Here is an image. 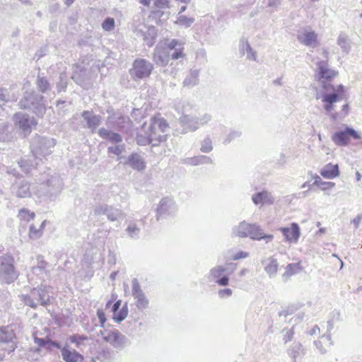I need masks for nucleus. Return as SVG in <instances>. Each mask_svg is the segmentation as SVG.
<instances>
[{"label":"nucleus","mask_w":362,"mask_h":362,"mask_svg":"<svg viewBox=\"0 0 362 362\" xmlns=\"http://www.w3.org/2000/svg\"><path fill=\"white\" fill-rule=\"evenodd\" d=\"M68 339L72 344H74L76 348L80 349L83 342L88 339V337L86 335L74 334L69 337Z\"/></svg>","instance_id":"obj_40"},{"label":"nucleus","mask_w":362,"mask_h":362,"mask_svg":"<svg viewBox=\"0 0 362 362\" xmlns=\"http://www.w3.org/2000/svg\"><path fill=\"white\" fill-rule=\"evenodd\" d=\"M313 185L318 186L322 190H327L333 188L335 184L332 182H325L318 175H316Z\"/></svg>","instance_id":"obj_44"},{"label":"nucleus","mask_w":362,"mask_h":362,"mask_svg":"<svg viewBox=\"0 0 362 362\" xmlns=\"http://www.w3.org/2000/svg\"><path fill=\"white\" fill-rule=\"evenodd\" d=\"M35 84L37 90L42 93H47L52 90V86L47 78L38 74Z\"/></svg>","instance_id":"obj_33"},{"label":"nucleus","mask_w":362,"mask_h":362,"mask_svg":"<svg viewBox=\"0 0 362 362\" xmlns=\"http://www.w3.org/2000/svg\"><path fill=\"white\" fill-rule=\"evenodd\" d=\"M98 134L100 138L112 144H117L122 141V136L119 134L103 127L98 130Z\"/></svg>","instance_id":"obj_26"},{"label":"nucleus","mask_w":362,"mask_h":362,"mask_svg":"<svg viewBox=\"0 0 362 362\" xmlns=\"http://www.w3.org/2000/svg\"><path fill=\"white\" fill-rule=\"evenodd\" d=\"M108 119H113L112 127L117 130L124 133H129L133 127L132 120L127 116L119 115L117 117H110Z\"/></svg>","instance_id":"obj_19"},{"label":"nucleus","mask_w":362,"mask_h":362,"mask_svg":"<svg viewBox=\"0 0 362 362\" xmlns=\"http://www.w3.org/2000/svg\"><path fill=\"white\" fill-rule=\"evenodd\" d=\"M176 210L175 204L172 199L168 197L163 198L160 200L157 208V219L159 220L162 217L173 215Z\"/></svg>","instance_id":"obj_17"},{"label":"nucleus","mask_w":362,"mask_h":362,"mask_svg":"<svg viewBox=\"0 0 362 362\" xmlns=\"http://www.w3.org/2000/svg\"><path fill=\"white\" fill-rule=\"evenodd\" d=\"M62 357L65 362H83L84 356L76 349L65 344L62 350Z\"/></svg>","instance_id":"obj_20"},{"label":"nucleus","mask_w":362,"mask_h":362,"mask_svg":"<svg viewBox=\"0 0 362 362\" xmlns=\"http://www.w3.org/2000/svg\"><path fill=\"white\" fill-rule=\"evenodd\" d=\"M38 160H35V161L31 160L30 159H21L18 162V166L21 168L22 171L25 173H28L30 170L34 168L35 166L38 165Z\"/></svg>","instance_id":"obj_39"},{"label":"nucleus","mask_w":362,"mask_h":362,"mask_svg":"<svg viewBox=\"0 0 362 362\" xmlns=\"http://www.w3.org/2000/svg\"><path fill=\"white\" fill-rule=\"evenodd\" d=\"M182 163L190 165H199L203 164H211L213 163V160L209 156L200 155L192 158H186L183 160Z\"/></svg>","instance_id":"obj_32"},{"label":"nucleus","mask_w":362,"mask_h":362,"mask_svg":"<svg viewBox=\"0 0 362 362\" xmlns=\"http://www.w3.org/2000/svg\"><path fill=\"white\" fill-rule=\"evenodd\" d=\"M233 232L238 237H249L254 240H264L266 243L272 242L274 239V235L264 233L260 226L257 223H249L245 221L240 222L239 225L234 228Z\"/></svg>","instance_id":"obj_4"},{"label":"nucleus","mask_w":362,"mask_h":362,"mask_svg":"<svg viewBox=\"0 0 362 362\" xmlns=\"http://www.w3.org/2000/svg\"><path fill=\"white\" fill-rule=\"evenodd\" d=\"M243 49L246 50L247 58L248 59L253 60V61L257 60L256 52L250 47L248 42H246L245 44L243 45Z\"/></svg>","instance_id":"obj_53"},{"label":"nucleus","mask_w":362,"mask_h":362,"mask_svg":"<svg viewBox=\"0 0 362 362\" xmlns=\"http://www.w3.org/2000/svg\"><path fill=\"white\" fill-rule=\"evenodd\" d=\"M16 339L14 330L9 326L0 327V343H11L10 351H13L16 346L13 340Z\"/></svg>","instance_id":"obj_22"},{"label":"nucleus","mask_w":362,"mask_h":362,"mask_svg":"<svg viewBox=\"0 0 362 362\" xmlns=\"http://www.w3.org/2000/svg\"><path fill=\"white\" fill-rule=\"evenodd\" d=\"M144 40L148 47H151L153 45L156 40V33L154 32V29H148V31L144 34Z\"/></svg>","instance_id":"obj_48"},{"label":"nucleus","mask_w":362,"mask_h":362,"mask_svg":"<svg viewBox=\"0 0 362 362\" xmlns=\"http://www.w3.org/2000/svg\"><path fill=\"white\" fill-rule=\"evenodd\" d=\"M184 46L176 48V49H173V53H170V59L177 60L182 57H184Z\"/></svg>","instance_id":"obj_57"},{"label":"nucleus","mask_w":362,"mask_h":362,"mask_svg":"<svg viewBox=\"0 0 362 362\" xmlns=\"http://www.w3.org/2000/svg\"><path fill=\"white\" fill-rule=\"evenodd\" d=\"M301 269L300 262L288 264L286 267L285 272L282 275L283 281H287L291 276L298 273Z\"/></svg>","instance_id":"obj_35"},{"label":"nucleus","mask_w":362,"mask_h":362,"mask_svg":"<svg viewBox=\"0 0 362 362\" xmlns=\"http://www.w3.org/2000/svg\"><path fill=\"white\" fill-rule=\"evenodd\" d=\"M233 293L230 288L220 289L218 292V296L221 298H225L230 297Z\"/></svg>","instance_id":"obj_59"},{"label":"nucleus","mask_w":362,"mask_h":362,"mask_svg":"<svg viewBox=\"0 0 362 362\" xmlns=\"http://www.w3.org/2000/svg\"><path fill=\"white\" fill-rule=\"evenodd\" d=\"M67 86L66 80L64 78L63 74H60L59 81L57 83V88L58 92L64 91Z\"/></svg>","instance_id":"obj_58"},{"label":"nucleus","mask_w":362,"mask_h":362,"mask_svg":"<svg viewBox=\"0 0 362 362\" xmlns=\"http://www.w3.org/2000/svg\"><path fill=\"white\" fill-rule=\"evenodd\" d=\"M13 120L16 126L25 134L30 133L32 127L37 125V121L33 117L21 112H16L13 115Z\"/></svg>","instance_id":"obj_14"},{"label":"nucleus","mask_w":362,"mask_h":362,"mask_svg":"<svg viewBox=\"0 0 362 362\" xmlns=\"http://www.w3.org/2000/svg\"><path fill=\"white\" fill-rule=\"evenodd\" d=\"M11 191L19 198H27L31 196L30 184L24 179L16 180L11 187Z\"/></svg>","instance_id":"obj_16"},{"label":"nucleus","mask_w":362,"mask_h":362,"mask_svg":"<svg viewBox=\"0 0 362 362\" xmlns=\"http://www.w3.org/2000/svg\"><path fill=\"white\" fill-rule=\"evenodd\" d=\"M132 294L135 300V305L139 310H144L148 306V300L142 291L137 279L134 278L132 281Z\"/></svg>","instance_id":"obj_15"},{"label":"nucleus","mask_w":362,"mask_h":362,"mask_svg":"<svg viewBox=\"0 0 362 362\" xmlns=\"http://www.w3.org/2000/svg\"><path fill=\"white\" fill-rule=\"evenodd\" d=\"M10 100L8 89L0 88V107H3Z\"/></svg>","instance_id":"obj_51"},{"label":"nucleus","mask_w":362,"mask_h":362,"mask_svg":"<svg viewBox=\"0 0 362 362\" xmlns=\"http://www.w3.org/2000/svg\"><path fill=\"white\" fill-rule=\"evenodd\" d=\"M361 139V134L354 128L346 126L343 130L337 131L332 136V141L338 146H346L350 139Z\"/></svg>","instance_id":"obj_11"},{"label":"nucleus","mask_w":362,"mask_h":362,"mask_svg":"<svg viewBox=\"0 0 362 362\" xmlns=\"http://www.w3.org/2000/svg\"><path fill=\"white\" fill-rule=\"evenodd\" d=\"M211 119V116L207 113L199 114L198 116L182 115L180 117V122L187 130L194 132L200 127L207 124Z\"/></svg>","instance_id":"obj_9"},{"label":"nucleus","mask_w":362,"mask_h":362,"mask_svg":"<svg viewBox=\"0 0 362 362\" xmlns=\"http://www.w3.org/2000/svg\"><path fill=\"white\" fill-rule=\"evenodd\" d=\"M127 233L129 237L132 239H138L139 237L141 228L138 226L136 223H130L127 229Z\"/></svg>","instance_id":"obj_41"},{"label":"nucleus","mask_w":362,"mask_h":362,"mask_svg":"<svg viewBox=\"0 0 362 362\" xmlns=\"http://www.w3.org/2000/svg\"><path fill=\"white\" fill-rule=\"evenodd\" d=\"M262 264L264 266V271L270 278L276 276L279 269V263L276 259L274 257H269L267 259L262 260Z\"/></svg>","instance_id":"obj_25"},{"label":"nucleus","mask_w":362,"mask_h":362,"mask_svg":"<svg viewBox=\"0 0 362 362\" xmlns=\"http://www.w3.org/2000/svg\"><path fill=\"white\" fill-rule=\"evenodd\" d=\"M37 266L32 267V272L33 274L40 276L45 273L47 262L45 261L44 257L42 255L37 256Z\"/></svg>","instance_id":"obj_37"},{"label":"nucleus","mask_w":362,"mask_h":362,"mask_svg":"<svg viewBox=\"0 0 362 362\" xmlns=\"http://www.w3.org/2000/svg\"><path fill=\"white\" fill-rule=\"evenodd\" d=\"M170 59V52L166 48L156 47L153 54V60L158 66H165Z\"/></svg>","instance_id":"obj_21"},{"label":"nucleus","mask_w":362,"mask_h":362,"mask_svg":"<svg viewBox=\"0 0 362 362\" xmlns=\"http://www.w3.org/2000/svg\"><path fill=\"white\" fill-rule=\"evenodd\" d=\"M8 129V125L6 122L0 124V141L7 142L11 139V136Z\"/></svg>","instance_id":"obj_43"},{"label":"nucleus","mask_w":362,"mask_h":362,"mask_svg":"<svg viewBox=\"0 0 362 362\" xmlns=\"http://www.w3.org/2000/svg\"><path fill=\"white\" fill-rule=\"evenodd\" d=\"M362 221V214H358L352 221L351 223L354 225V228L357 229Z\"/></svg>","instance_id":"obj_63"},{"label":"nucleus","mask_w":362,"mask_h":362,"mask_svg":"<svg viewBox=\"0 0 362 362\" xmlns=\"http://www.w3.org/2000/svg\"><path fill=\"white\" fill-rule=\"evenodd\" d=\"M14 262L12 255L5 254L0 256V281L2 284H11L18 278L19 272Z\"/></svg>","instance_id":"obj_6"},{"label":"nucleus","mask_w":362,"mask_h":362,"mask_svg":"<svg viewBox=\"0 0 362 362\" xmlns=\"http://www.w3.org/2000/svg\"><path fill=\"white\" fill-rule=\"evenodd\" d=\"M93 214L95 216L105 215L110 221H117L123 218L122 211L107 204H97L93 208Z\"/></svg>","instance_id":"obj_12"},{"label":"nucleus","mask_w":362,"mask_h":362,"mask_svg":"<svg viewBox=\"0 0 362 362\" xmlns=\"http://www.w3.org/2000/svg\"><path fill=\"white\" fill-rule=\"evenodd\" d=\"M105 341L110 344L115 349H122L124 346L127 339L119 330L116 329L101 332Z\"/></svg>","instance_id":"obj_13"},{"label":"nucleus","mask_w":362,"mask_h":362,"mask_svg":"<svg viewBox=\"0 0 362 362\" xmlns=\"http://www.w3.org/2000/svg\"><path fill=\"white\" fill-rule=\"evenodd\" d=\"M35 214L34 212L30 211L27 209H21L19 210L18 217L21 220L25 222H29L30 221L34 219Z\"/></svg>","instance_id":"obj_46"},{"label":"nucleus","mask_w":362,"mask_h":362,"mask_svg":"<svg viewBox=\"0 0 362 362\" xmlns=\"http://www.w3.org/2000/svg\"><path fill=\"white\" fill-rule=\"evenodd\" d=\"M318 69L317 77L321 85V89L316 93V98L320 99L324 103L323 107L327 112H330L334 107V104L342 100L345 88L340 84L335 87L332 83V79L338 72L328 68L327 61H320L317 63Z\"/></svg>","instance_id":"obj_1"},{"label":"nucleus","mask_w":362,"mask_h":362,"mask_svg":"<svg viewBox=\"0 0 362 362\" xmlns=\"http://www.w3.org/2000/svg\"><path fill=\"white\" fill-rule=\"evenodd\" d=\"M252 200L256 205H271L274 202V197L272 196L271 192L263 190L253 194L252 196Z\"/></svg>","instance_id":"obj_24"},{"label":"nucleus","mask_w":362,"mask_h":362,"mask_svg":"<svg viewBox=\"0 0 362 362\" xmlns=\"http://www.w3.org/2000/svg\"><path fill=\"white\" fill-rule=\"evenodd\" d=\"M55 145V139L35 135L31 140L30 149L35 159L42 160L52 153Z\"/></svg>","instance_id":"obj_5"},{"label":"nucleus","mask_w":362,"mask_h":362,"mask_svg":"<svg viewBox=\"0 0 362 362\" xmlns=\"http://www.w3.org/2000/svg\"><path fill=\"white\" fill-rule=\"evenodd\" d=\"M24 303L32 308H36L38 305L46 306L49 304L50 296L48 288L41 286L32 289L29 294L22 296Z\"/></svg>","instance_id":"obj_7"},{"label":"nucleus","mask_w":362,"mask_h":362,"mask_svg":"<svg viewBox=\"0 0 362 362\" xmlns=\"http://www.w3.org/2000/svg\"><path fill=\"white\" fill-rule=\"evenodd\" d=\"M102 28L105 31H110V30H113L115 28L114 18H110V17L106 18L102 23Z\"/></svg>","instance_id":"obj_55"},{"label":"nucleus","mask_w":362,"mask_h":362,"mask_svg":"<svg viewBox=\"0 0 362 362\" xmlns=\"http://www.w3.org/2000/svg\"><path fill=\"white\" fill-rule=\"evenodd\" d=\"M320 173L326 179H334L339 175V165L328 163L320 170Z\"/></svg>","instance_id":"obj_29"},{"label":"nucleus","mask_w":362,"mask_h":362,"mask_svg":"<svg viewBox=\"0 0 362 362\" xmlns=\"http://www.w3.org/2000/svg\"><path fill=\"white\" fill-rule=\"evenodd\" d=\"M337 44L341 48L342 51L348 54L351 49L349 39L345 34H340L337 39Z\"/></svg>","instance_id":"obj_42"},{"label":"nucleus","mask_w":362,"mask_h":362,"mask_svg":"<svg viewBox=\"0 0 362 362\" xmlns=\"http://www.w3.org/2000/svg\"><path fill=\"white\" fill-rule=\"evenodd\" d=\"M97 316L98 317L101 327H104V325L106 322V317L105 313L102 310L99 309L97 310Z\"/></svg>","instance_id":"obj_60"},{"label":"nucleus","mask_w":362,"mask_h":362,"mask_svg":"<svg viewBox=\"0 0 362 362\" xmlns=\"http://www.w3.org/2000/svg\"><path fill=\"white\" fill-rule=\"evenodd\" d=\"M39 181L35 191V194L38 197L53 199L60 194L62 189V180L57 174L44 173Z\"/></svg>","instance_id":"obj_2"},{"label":"nucleus","mask_w":362,"mask_h":362,"mask_svg":"<svg viewBox=\"0 0 362 362\" xmlns=\"http://www.w3.org/2000/svg\"><path fill=\"white\" fill-rule=\"evenodd\" d=\"M195 19L192 17H187L184 15L177 16V21L175 23L181 25L185 28L190 27L194 22Z\"/></svg>","instance_id":"obj_47"},{"label":"nucleus","mask_w":362,"mask_h":362,"mask_svg":"<svg viewBox=\"0 0 362 362\" xmlns=\"http://www.w3.org/2000/svg\"><path fill=\"white\" fill-rule=\"evenodd\" d=\"M20 108L32 112L38 117H42L46 112L45 100L43 95L35 91H25L19 101Z\"/></svg>","instance_id":"obj_3"},{"label":"nucleus","mask_w":362,"mask_h":362,"mask_svg":"<svg viewBox=\"0 0 362 362\" xmlns=\"http://www.w3.org/2000/svg\"><path fill=\"white\" fill-rule=\"evenodd\" d=\"M46 222L45 220L43 221L39 228H36L33 224H31L29 227V238L32 240L39 239L42 235Z\"/></svg>","instance_id":"obj_38"},{"label":"nucleus","mask_w":362,"mask_h":362,"mask_svg":"<svg viewBox=\"0 0 362 362\" xmlns=\"http://www.w3.org/2000/svg\"><path fill=\"white\" fill-rule=\"evenodd\" d=\"M298 40L303 45L315 47L317 43V34L314 31H305L297 36Z\"/></svg>","instance_id":"obj_28"},{"label":"nucleus","mask_w":362,"mask_h":362,"mask_svg":"<svg viewBox=\"0 0 362 362\" xmlns=\"http://www.w3.org/2000/svg\"><path fill=\"white\" fill-rule=\"evenodd\" d=\"M279 230L284 235L285 242L290 244L298 243L300 236V228L298 223H292L290 227H282Z\"/></svg>","instance_id":"obj_18"},{"label":"nucleus","mask_w":362,"mask_h":362,"mask_svg":"<svg viewBox=\"0 0 362 362\" xmlns=\"http://www.w3.org/2000/svg\"><path fill=\"white\" fill-rule=\"evenodd\" d=\"M125 147L124 144H117L115 146H109L107 148L108 154H114L118 156L117 160L121 158L120 156L122 152L124 151Z\"/></svg>","instance_id":"obj_49"},{"label":"nucleus","mask_w":362,"mask_h":362,"mask_svg":"<svg viewBox=\"0 0 362 362\" xmlns=\"http://www.w3.org/2000/svg\"><path fill=\"white\" fill-rule=\"evenodd\" d=\"M283 332H285V334L283 337V340L284 343H288V341H291L293 339L294 335V327H292L289 329H284Z\"/></svg>","instance_id":"obj_56"},{"label":"nucleus","mask_w":362,"mask_h":362,"mask_svg":"<svg viewBox=\"0 0 362 362\" xmlns=\"http://www.w3.org/2000/svg\"><path fill=\"white\" fill-rule=\"evenodd\" d=\"M81 116L86 122L87 127L93 133L101 123L102 117L100 115H95L93 111L84 110Z\"/></svg>","instance_id":"obj_23"},{"label":"nucleus","mask_w":362,"mask_h":362,"mask_svg":"<svg viewBox=\"0 0 362 362\" xmlns=\"http://www.w3.org/2000/svg\"><path fill=\"white\" fill-rule=\"evenodd\" d=\"M168 127V124L164 119H153L151 124L149 126V130L156 134V130L159 129L161 132H165Z\"/></svg>","instance_id":"obj_36"},{"label":"nucleus","mask_w":362,"mask_h":362,"mask_svg":"<svg viewBox=\"0 0 362 362\" xmlns=\"http://www.w3.org/2000/svg\"><path fill=\"white\" fill-rule=\"evenodd\" d=\"M127 303H125L120 310H118L117 312H115V313H114L113 319L115 320V322H120L127 317Z\"/></svg>","instance_id":"obj_45"},{"label":"nucleus","mask_w":362,"mask_h":362,"mask_svg":"<svg viewBox=\"0 0 362 362\" xmlns=\"http://www.w3.org/2000/svg\"><path fill=\"white\" fill-rule=\"evenodd\" d=\"M166 49L170 52L173 49H176V48L184 46V43L179 40L173 39L165 43Z\"/></svg>","instance_id":"obj_52"},{"label":"nucleus","mask_w":362,"mask_h":362,"mask_svg":"<svg viewBox=\"0 0 362 362\" xmlns=\"http://www.w3.org/2000/svg\"><path fill=\"white\" fill-rule=\"evenodd\" d=\"M200 150L203 153H209L213 150L212 141L209 137H206L202 141Z\"/></svg>","instance_id":"obj_50"},{"label":"nucleus","mask_w":362,"mask_h":362,"mask_svg":"<svg viewBox=\"0 0 362 362\" xmlns=\"http://www.w3.org/2000/svg\"><path fill=\"white\" fill-rule=\"evenodd\" d=\"M168 0H154V5L157 8H164L168 6Z\"/></svg>","instance_id":"obj_62"},{"label":"nucleus","mask_w":362,"mask_h":362,"mask_svg":"<svg viewBox=\"0 0 362 362\" xmlns=\"http://www.w3.org/2000/svg\"><path fill=\"white\" fill-rule=\"evenodd\" d=\"M153 132L148 129V135H143L142 134H137L136 141L137 144L140 146H145L151 144L153 146H158L157 143H153L154 140L156 139L153 137Z\"/></svg>","instance_id":"obj_34"},{"label":"nucleus","mask_w":362,"mask_h":362,"mask_svg":"<svg viewBox=\"0 0 362 362\" xmlns=\"http://www.w3.org/2000/svg\"><path fill=\"white\" fill-rule=\"evenodd\" d=\"M153 69V64L144 59L138 58L133 62L129 74L134 81L148 78Z\"/></svg>","instance_id":"obj_10"},{"label":"nucleus","mask_w":362,"mask_h":362,"mask_svg":"<svg viewBox=\"0 0 362 362\" xmlns=\"http://www.w3.org/2000/svg\"><path fill=\"white\" fill-rule=\"evenodd\" d=\"M47 339L48 338H47V337L46 338L35 337L34 341H35V343L37 344L39 346L45 348V346L47 344Z\"/></svg>","instance_id":"obj_61"},{"label":"nucleus","mask_w":362,"mask_h":362,"mask_svg":"<svg viewBox=\"0 0 362 362\" xmlns=\"http://www.w3.org/2000/svg\"><path fill=\"white\" fill-rule=\"evenodd\" d=\"M305 349L300 342L295 341L287 350L288 356L293 362H297L298 358H302L305 355Z\"/></svg>","instance_id":"obj_27"},{"label":"nucleus","mask_w":362,"mask_h":362,"mask_svg":"<svg viewBox=\"0 0 362 362\" xmlns=\"http://www.w3.org/2000/svg\"><path fill=\"white\" fill-rule=\"evenodd\" d=\"M235 269V264L230 263L228 267L218 265L210 269L209 278L218 286H226L228 284V275Z\"/></svg>","instance_id":"obj_8"},{"label":"nucleus","mask_w":362,"mask_h":362,"mask_svg":"<svg viewBox=\"0 0 362 362\" xmlns=\"http://www.w3.org/2000/svg\"><path fill=\"white\" fill-rule=\"evenodd\" d=\"M242 134V132L239 130H232L230 133L226 136L223 144H228L230 143L233 140L240 137Z\"/></svg>","instance_id":"obj_54"},{"label":"nucleus","mask_w":362,"mask_h":362,"mask_svg":"<svg viewBox=\"0 0 362 362\" xmlns=\"http://www.w3.org/2000/svg\"><path fill=\"white\" fill-rule=\"evenodd\" d=\"M127 163L133 169L138 171L143 170L146 167L144 160L138 153H132L129 155Z\"/></svg>","instance_id":"obj_31"},{"label":"nucleus","mask_w":362,"mask_h":362,"mask_svg":"<svg viewBox=\"0 0 362 362\" xmlns=\"http://www.w3.org/2000/svg\"><path fill=\"white\" fill-rule=\"evenodd\" d=\"M199 70L197 69H192L189 74L184 79L182 84L184 87L192 88L198 85L199 81Z\"/></svg>","instance_id":"obj_30"},{"label":"nucleus","mask_w":362,"mask_h":362,"mask_svg":"<svg viewBox=\"0 0 362 362\" xmlns=\"http://www.w3.org/2000/svg\"><path fill=\"white\" fill-rule=\"evenodd\" d=\"M314 344L315 347L319 350L320 354L326 353L327 350L322 346V342L320 341H315Z\"/></svg>","instance_id":"obj_64"}]
</instances>
